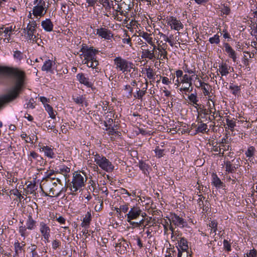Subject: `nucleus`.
Wrapping results in <instances>:
<instances>
[{"label":"nucleus","instance_id":"f257e3e1","mask_svg":"<svg viewBox=\"0 0 257 257\" xmlns=\"http://www.w3.org/2000/svg\"><path fill=\"white\" fill-rule=\"evenodd\" d=\"M33 9L29 12L28 18L32 19L35 18L38 21L46 14L48 6L46 0H33Z\"/></svg>","mask_w":257,"mask_h":257},{"label":"nucleus","instance_id":"f03ea898","mask_svg":"<svg viewBox=\"0 0 257 257\" xmlns=\"http://www.w3.org/2000/svg\"><path fill=\"white\" fill-rule=\"evenodd\" d=\"M86 178L85 175L80 172H75L73 174L71 181L68 184L67 187L71 191L72 195H75L78 191L82 190L85 186Z\"/></svg>","mask_w":257,"mask_h":257},{"label":"nucleus","instance_id":"7ed1b4c3","mask_svg":"<svg viewBox=\"0 0 257 257\" xmlns=\"http://www.w3.org/2000/svg\"><path fill=\"white\" fill-rule=\"evenodd\" d=\"M185 72H187L189 74H185L182 77L181 80V83L182 86L181 88L185 94V97H187L189 99L191 102L193 101V93L191 92L193 90V87L192 86V76L190 74L193 73L192 70H189L187 66L184 68Z\"/></svg>","mask_w":257,"mask_h":257},{"label":"nucleus","instance_id":"20e7f679","mask_svg":"<svg viewBox=\"0 0 257 257\" xmlns=\"http://www.w3.org/2000/svg\"><path fill=\"white\" fill-rule=\"evenodd\" d=\"M92 155L94 161L96 163L95 168L98 169V167H99L102 170L107 173L112 172L113 171L114 165L105 156L97 153L95 154L93 153Z\"/></svg>","mask_w":257,"mask_h":257},{"label":"nucleus","instance_id":"39448f33","mask_svg":"<svg viewBox=\"0 0 257 257\" xmlns=\"http://www.w3.org/2000/svg\"><path fill=\"white\" fill-rule=\"evenodd\" d=\"M30 19L26 28L24 29L25 37L28 41L37 43L38 40V34L37 33L36 28L37 25L36 21L38 20L35 18Z\"/></svg>","mask_w":257,"mask_h":257},{"label":"nucleus","instance_id":"423d86ee","mask_svg":"<svg viewBox=\"0 0 257 257\" xmlns=\"http://www.w3.org/2000/svg\"><path fill=\"white\" fill-rule=\"evenodd\" d=\"M113 61L115 69L122 73H127L134 68V65L132 62L120 56L115 58Z\"/></svg>","mask_w":257,"mask_h":257},{"label":"nucleus","instance_id":"0eeeda50","mask_svg":"<svg viewBox=\"0 0 257 257\" xmlns=\"http://www.w3.org/2000/svg\"><path fill=\"white\" fill-rule=\"evenodd\" d=\"M28 160L32 166H35L37 168L44 166L46 162L42 156L34 151L30 152L28 155Z\"/></svg>","mask_w":257,"mask_h":257},{"label":"nucleus","instance_id":"6e6552de","mask_svg":"<svg viewBox=\"0 0 257 257\" xmlns=\"http://www.w3.org/2000/svg\"><path fill=\"white\" fill-rule=\"evenodd\" d=\"M39 231L42 236V239L45 243L49 242V238L51 236V228L48 223L46 221H41L39 224Z\"/></svg>","mask_w":257,"mask_h":257},{"label":"nucleus","instance_id":"1a4fd4ad","mask_svg":"<svg viewBox=\"0 0 257 257\" xmlns=\"http://www.w3.org/2000/svg\"><path fill=\"white\" fill-rule=\"evenodd\" d=\"M164 20L168 26H169L172 30L177 31H180L183 28V25L180 20L173 16H168Z\"/></svg>","mask_w":257,"mask_h":257},{"label":"nucleus","instance_id":"9d476101","mask_svg":"<svg viewBox=\"0 0 257 257\" xmlns=\"http://www.w3.org/2000/svg\"><path fill=\"white\" fill-rule=\"evenodd\" d=\"M196 96L194 95V107H195L196 111L198 113V116L196 119L197 121H204V119H206V115L207 112L205 109L204 108V106L202 105H198L196 103Z\"/></svg>","mask_w":257,"mask_h":257},{"label":"nucleus","instance_id":"9b49d317","mask_svg":"<svg viewBox=\"0 0 257 257\" xmlns=\"http://www.w3.org/2000/svg\"><path fill=\"white\" fill-rule=\"evenodd\" d=\"M39 150L40 152L44 153L46 157L49 159H54L56 157L54 149L51 146L39 145Z\"/></svg>","mask_w":257,"mask_h":257},{"label":"nucleus","instance_id":"f8f14e48","mask_svg":"<svg viewBox=\"0 0 257 257\" xmlns=\"http://www.w3.org/2000/svg\"><path fill=\"white\" fill-rule=\"evenodd\" d=\"M76 79L80 84L84 85L87 88H91L93 85V82L86 74L78 73L76 75Z\"/></svg>","mask_w":257,"mask_h":257},{"label":"nucleus","instance_id":"ddd939ff","mask_svg":"<svg viewBox=\"0 0 257 257\" xmlns=\"http://www.w3.org/2000/svg\"><path fill=\"white\" fill-rule=\"evenodd\" d=\"M180 247L182 251H179L178 257H192V253L188 251V246L186 240L182 238L180 242Z\"/></svg>","mask_w":257,"mask_h":257},{"label":"nucleus","instance_id":"4468645a","mask_svg":"<svg viewBox=\"0 0 257 257\" xmlns=\"http://www.w3.org/2000/svg\"><path fill=\"white\" fill-rule=\"evenodd\" d=\"M142 212L140 207L138 206H133L125 215L127 217V221L137 219L141 214Z\"/></svg>","mask_w":257,"mask_h":257},{"label":"nucleus","instance_id":"2eb2a0df","mask_svg":"<svg viewBox=\"0 0 257 257\" xmlns=\"http://www.w3.org/2000/svg\"><path fill=\"white\" fill-rule=\"evenodd\" d=\"M96 34L101 38L110 40L113 37L111 31L105 28H100L96 29Z\"/></svg>","mask_w":257,"mask_h":257},{"label":"nucleus","instance_id":"dca6fc26","mask_svg":"<svg viewBox=\"0 0 257 257\" xmlns=\"http://www.w3.org/2000/svg\"><path fill=\"white\" fill-rule=\"evenodd\" d=\"M16 27L11 25L9 27H4L1 29L0 33L4 34V37H5L4 41L9 43L11 40V36L13 32L15 30Z\"/></svg>","mask_w":257,"mask_h":257},{"label":"nucleus","instance_id":"f3484780","mask_svg":"<svg viewBox=\"0 0 257 257\" xmlns=\"http://www.w3.org/2000/svg\"><path fill=\"white\" fill-rule=\"evenodd\" d=\"M204 121L196 120V124H194V127L195 128V133L194 135L198 133L204 134L207 133L209 129L207 127L206 123L204 122Z\"/></svg>","mask_w":257,"mask_h":257},{"label":"nucleus","instance_id":"a211bd4d","mask_svg":"<svg viewBox=\"0 0 257 257\" xmlns=\"http://www.w3.org/2000/svg\"><path fill=\"white\" fill-rule=\"evenodd\" d=\"M218 70L221 75V76L220 77V80L223 81L222 76H226L230 72L233 71V68L229 66L226 63H222L219 65Z\"/></svg>","mask_w":257,"mask_h":257},{"label":"nucleus","instance_id":"6ab92c4d","mask_svg":"<svg viewBox=\"0 0 257 257\" xmlns=\"http://www.w3.org/2000/svg\"><path fill=\"white\" fill-rule=\"evenodd\" d=\"M169 220L171 223H173L175 225L180 227H183L186 225L184 220L176 214L172 215Z\"/></svg>","mask_w":257,"mask_h":257},{"label":"nucleus","instance_id":"aec40b11","mask_svg":"<svg viewBox=\"0 0 257 257\" xmlns=\"http://www.w3.org/2000/svg\"><path fill=\"white\" fill-rule=\"evenodd\" d=\"M96 50L91 48H83V54L84 58L83 61L92 60V59L95 58Z\"/></svg>","mask_w":257,"mask_h":257},{"label":"nucleus","instance_id":"412c9836","mask_svg":"<svg viewBox=\"0 0 257 257\" xmlns=\"http://www.w3.org/2000/svg\"><path fill=\"white\" fill-rule=\"evenodd\" d=\"M224 47L225 48V52L228 54V56L232 59L234 62L236 61V56L235 51L232 48V47L228 43H224Z\"/></svg>","mask_w":257,"mask_h":257},{"label":"nucleus","instance_id":"4be33fe9","mask_svg":"<svg viewBox=\"0 0 257 257\" xmlns=\"http://www.w3.org/2000/svg\"><path fill=\"white\" fill-rule=\"evenodd\" d=\"M41 26L43 29L46 32H51L53 29V24L50 19H46L42 21Z\"/></svg>","mask_w":257,"mask_h":257},{"label":"nucleus","instance_id":"5701e85b","mask_svg":"<svg viewBox=\"0 0 257 257\" xmlns=\"http://www.w3.org/2000/svg\"><path fill=\"white\" fill-rule=\"evenodd\" d=\"M212 184L217 188H222L224 186V183L215 174L212 175Z\"/></svg>","mask_w":257,"mask_h":257},{"label":"nucleus","instance_id":"b1692460","mask_svg":"<svg viewBox=\"0 0 257 257\" xmlns=\"http://www.w3.org/2000/svg\"><path fill=\"white\" fill-rule=\"evenodd\" d=\"M55 64V63L54 61L48 59L46 60L42 67V70L45 71H51L52 70V68Z\"/></svg>","mask_w":257,"mask_h":257},{"label":"nucleus","instance_id":"393cba45","mask_svg":"<svg viewBox=\"0 0 257 257\" xmlns=\"http://www.w3.org/2000/svg\"><path fill=\"white\" fill-rule=\"evenodd\" d=\"M36 221L33 219L32 216L29 215L26 222V227L29 230H34L36 226Z\"/></svg>","mask_w":257,"mask_h":257},{"label":"nucleus","instance_id":"a878e982","mask_svg":"<svg viewBox=\"0 0 257 257\" xmlns=\"http://www.w3.org/2000/svg\"><path fill=\"white\" fill-rule=\"evenodd\" d=\"M140 36L143 38L148 44L150 45H153L154 40L152 34L147 32H143L140 34Z\"/></svg>","mask_w":257,"mask_h":257},{"label":"nucleus","instance_id":"bb28decb","mask_svg":"<svg viewBox=\"0 0 257 257\" xmlns=\"http://www.w3.org/2000/svg\"><path fill=\"white\" fill-rule=\"evenodd\" d=\"M122 91H123V97L128 99L132 97L133 89L130 85H124Z\"/></svg>","mask_w":257,"mask_h":257},{"label":"nucleus","instance_id":"cd10ccee","mask_svg":"<svg viewBox=\"0 0 257 257\" xmlns=\"http://www.w3.org/2000/svg\"><path fill=\"white\" fill-rule=\"evenodd\" d=\"M142 57L144 58H148L150 60H153L155 58V55L153 50L144 49L143 50Z\"/></svg>","mask_w":257,"mask_h":257},{"label":"nucleus","instance_id":"c85d7f7f","mask_svg":"<svg viewBox=\"0 0 257 257\" xmlns=\"http://www.w3.org/2000/svg\"><path fill=\"white\" fill-rule=\"evenodd\" d=\"M157 50L159 52L160 55V57L159 56L157 57L158 59L163 60L164 59H167L168 53L166 51V48H165V47L158 46Z\"/></svg>","mask_w":257,"mask_h":257},{"label":"nucleus","instance_id":"c756f323","mask_svg":"<svg viewBox=\"0 0 257 257\" xmlns=\"http://www.w3.org/2000/svg\"><path fill=\"white\" fill-rule=\"evenodd\" d=\"M28 229L25 226L23 225L19 227V232L21 236L23 237L24 239L29 235V232L27 230Z\"/></svg>","mask_w":257,"mask_h":257},{"label":"nucleus","instance_id":"7c9ffc66","mask_svg":"<svg viewBox=\"0 0 257 257\" xmlns=\"http://www.w3.org/2000/svg\"><path fill=\"white\" fill-rule=\"evenodd\" d=\"M91 60L83 61L84 64H86L88 67L92 68H95L98 64V62L96 60V58L92 59Z\"/></svg>","mask_w":257,"mask_h":257},{"label":"nucleus","instance_id":"2f4dec72","mask_svg":"<svg viewBox=\"0 0 257 257\" xmlns=\"http://www.w3.org/2000/svg\"><path fill=\"white\" fill-rule=\"evenodd\" d=\"M217 222L215 220L211 221L208 224V230H210V233H214L216 234V231L217 227Z\"/></svg>","mask_w":257,"mask_h":257},{"label":"nucleus","instance_id":"473e14b6","mask_svg":"<svg viewBox=\"0 0 257 257\" xmlns=\"http://www.w3.org/2000/svg\"><path fill=\"white\" fill-rule=\"evenodd\" d=\"M70 169L69 167L63 165L59 167V169L57 171L64 176H66L70 172Z\"/></svg>","mask_w":257,"mask_h":257},{"label":"nucleus","instance_id":"72a5a7b5","mask_svg":"<svg viewBox=\"0 0 257 257\" xmlns=\"http://www.w3.org/2000/svg\"><path fill=\"white\" fill-rule=\"evenodd\" d=\"M25 246V244L23 243H20L18 241L16 242L14 244L15 254L19 255V253L22 252V249Z\"/></svg>","mask_w":257,"mask_h":257},{"label":"nucleus","instance_id":"f704fd0d","mask_svg":"<svg viewBox=\"0 0 257 257\" xmlns=\"http://www.w3.org/2000/svg\"><path fill=\"white\" fill-rule=\"evenodd\" d=\"M145 71L146 72V75L149 79H155V73L154 70L151 67L145 68Z\"/></svg>","mask_w":257,"mask_h":257},{"label":"nucleus","instance_id":"c9c22d12","mask_svg":"<svg viewBox=\"0 0 257 257\" xmlns=\"http://www.w3.org/2000/svg\"><path fill=\"white\" fill-rule=\"evenodd\" d=\"M45 110L47 111L50 117H51L52 119H55L56 117V115L53 110V109L51 106L49 104H46L44 106Z\"/></svg>","mask_w":257,"mask_h":257},{"label":"nucleus","instance_id":"e433bc0d","mask_svg":"<svg viewBox=\"0 0 257 257\" xmlns=\"http://www.w3.org/2000/svg\"><path fill=\"white\" fill-rule=\"evenodd\" d=\"M225 165L226 171L230 172V173L234 172V171L236 169V168L234 165H233L231 163V162L230 161H226L225 163Z\"/></svg>","mask_w":257,"mask_h":257},{"label":"nucleus","instance_id":"4c0bfd02","mask_svg":"<svg viewBox=\"0 0 257 257\" xmlns=\"http://www.w3.org/2000/svg\"><path fill=\"white\" fill-rule=\"evenodd\" d=\"M74 101L79 105H82L85 102V98L82 95H77L73 97Z\"/></svg>","mask_w":257,"mask_h":257},{"label":"nucleus","instance_id":"58836bf2","mask_svg":"<svg viewBox=\"0 0 257 257\" xmlns=\"http://www.w3.org/2000/svg\"><path fill=\"white\" fill-rule=\"evenodd\" d=\"M91 220V214L88 212L86 214L85 217L83 219V222L81 224L82 226L85 227L89 225L90 221Z\"/></svg>","mask_w":257,"mask_h":257},{"label":"nucleus","instance_id":"ea45409f","mask_svg":"<svg viewBox=\"0 0 257 257\" xmlns=\"http://www.w3.org/2000/svg\"><path fill=\"white\" fill-rule=\"evenodd\" d=\"M13 56L14 59L17 61H20L21 60L23 59V54L22 52L20 51H15L14 52Z\"/></svg>","mask_w":257,"mask_h":257},{"label":"nucleus","instance_id":"a19ab883","mask_svg":"<svg viewBox=\"0 0 257 257\" xmlns=\"http://www.w3.org/2000/svg\"><path fill=\"white\" fill-rule=\"evenodd\" d=\"M49 189V195L50 196H56L58 197L60 196L62 189L59 192H56V189L54 188V187H50L48 188Z\"/></svg>","mask_w":257,"mask_h":257},{"label":"nucleus","instance_id":"79ce46f5","mask_svg":"<svg viewBox=\"0 0 257 257\" xmlns=\"http://www.w3.org/2000/svg\"><path fill=\"white\" fill-rule=\"evenodd\" d=\"M220 36L218 34L215 35L213 37H211L209 39V41L211 44H218L220 43Z\"/></svg>","mask_w":257,"mask_h":257},{"label":"nucleus","instance_id":"37998d69","mask_svg":"<svg viewBox=\"0 0 257 257\" xmlns=\"http://www.w3.org/2000/svg\"><path fill=\"white\" fill-rule=\"evenodd\" d=\"M229 89L232 90L233 94L236 95L237 93L240 91V88L239 86L235 85L233 84H231L229 86Z\"/></svg>","mask_w":257,"mask_h":257},{"label":"nucleus","instance_id":"c03bdc74","mask_svg":"<svg viewBox=\"0 0 257 257\" xmlns=\"http://www.w3.org/2000/svg\"><path fill=\"white\" fill-rule=\"evenodd\" d=\"M210 88V86L206 83H204V84H203V85L201 87V89L203 90V92L204 94V95L206 96V95H209V90Z\"/></svg>","mask_w":257,"mask_h":257},{"label":"nucleus","instance_id":"a18cd8bd","mask_svg":"<svg viewBox=\"0 0 257 257\" xmlns=\"http://www.w3.org/2000/svg\"><path fill=\"white\" fill-rule=\"evenodd\" d=\"M255 152V148L253 146L249 147L247 151L245 152V155L247 157H251L253 156Z\"/></svg>","mask_w":257,"mask_h":257},{"label":"nucleus","instance_id":"49530a36","mask_svg":"<svg viewBox=\"0 0 257 257\" xmlns=\"http://www.w3.org/2000/svg\"><path fill=\"white\" fill-rule=\"evenodd\" d=\"M145 94L146 90H141L140 89H139L138 90H137L136 93L134 95V97L139 99H142Z\"/></svg>","mask_w":257,"mask_h":257},{"label":"nucleus","instance_id":"de8ad7c7","mask_svg":"<svg viewBox=\"0 0 257 257\" xmlns=\"http://www.w3.org/2000/svg\"><path fill=\"white\" fill-rule=\"evenodd\" d=\"M139 167L140 169H141L145 173L146 171H148L149 166L146 163L143 161H140L139 162Z\"/></svg>","mask_w":257,"mask_h":257},{"label":"nucleus","instance_id":"09e8293b","mask_svg":"<svg viewBox=\"0 0 257 257\" xmlns=\"http://www.w3.org/2000/svg\"><path fill=\"white\" fill-rule=\"evenodd\" d=\"M54 123V121L49 120L45 122V126L48 130H53V131L54 132L55 131V130H54L55 126Z\"/></svg>","mask_w":257,"mask_h":257},{"label":"nucleus","instance_id":"8fccbe9b","mask_svg":"<svg viewBox=\"0 0 257 257\" xmlns=\"http://www.w3.org/2000/svg\"><path fill=\"white\" fill-rule=\"evenodd\" d=\"M205 82H202V81L198 77V76L196 75L195 80H194V85H195L196 87H201Z\"/></svg>","mask_w":257,"mask_h":257},{"label":"nucleus","instance_id":"3c124183","mask_svg":"<svg viewBox=\"0 0 257 257\" xmlns=\"http://www.w3.org/2000/svg\"><path fill=\"white\" fill-rule=\"evenodd\" d=\"M246 257H257V250L253 248L249 250V252L246 253ZM244 257H246L244 255Z\"/></svg>","mask_w":257,"mask_h":257},{"label":"nucleus","instance_id":"603ef678","mask_svg":"<svg viewBox=\"0 0 257 257\" xmlns=\"http://www.w3.org/2000/svg\"><path fill=\"white\" fill-rule=\"evenodd\" d=\"M226 124L229 127L230 130H233L234 126H235V122L232 120H230L228 118L226 119Z\"/></svg>","mask_w":257,"mask_h":257},{"label":"nucleus","instance_id":"864d4df0","mask_svg":"<svg viewBox=\"0 0 257 257\" xmlns=\"http://www.w3.org/2000/svg\"><path fill=\"white\" fill-rule=\"evenodd\" d=\"M197 184L198 185V190L199 191L198 192H197V194L201 193V191H205V190L207 189L206 187H204L199 180H197Z\"/></svg>","mask_w":257,"mask_h":257},{"label":"nucleus","instance_id":"5fc2aeb1","mask_svg":"<svg viewBox=\"0 0 257 257\" xmlns=\"http://www.w3.org/2000/svg\"><path fill=\"white\" fill-rule=\"evenodd\" d=\"M168 40L171 41V42L168 43L172 47H173L176 43V42L177 41V37H175L174 38L172 35H171L169 36H168Z\"/></svg>","mask_w":257,"mask_h":257},{"label":"nucleus","instance_id":"6e6d98bb","mask_svg":"<svg viewBox=\"0 0 257 257\" xmlns=\"http://www.w3.org/2000/svg\"><path fill=\"white\" fill-rule=\"evenodd\" d=\"M221 12L226 15H228L230 14V9L229 7L224 5L223 7L221 8Z\"/></svg>","mask_w":257,"mask_h":257},{"label":"nucleus","instance_id":"4d7b16f0","mask_svg":"<svg viewBox=\"0 0 257 257\" xmlns=\"http://www.w3.org/2000/svg\"><path fill=\"white\" fill-rule=\"evenodd\" d=\"M156 156L158 158H161L164 155V150L160 149L159 148H157L155 150Z\"/></svg>","mask_w":257,"mask_h":257},{"label":"nucleus","instance_id":"13d9d810","mask_svg":"<svg viewBox=\"0 0 257 257\" xmlns=\"http://www.w3.org/2000/svg\"><path fill=\"white\" fill-rule=\"evenodd\" d=\"M27 188L31 193H33L36 189V185L31 183L27 186Z\"/></svg>","mask_w":257,"mask_h":257},{"label":"nucleus","instance_id":"bf43d9fd","mask_svg":"<svg viewBox=\"0 0 257 257\" xmlns=\"http://www.w3.org/2000/svg\"><path fill=\"white\" fill-rule=\"evenodd\" d=\"M60 242L59 240L55 239L52 241V246L54 249H57L60 245Z\"/></svg>","mask_w":257,"mask_h":257},{"label":"nucleus","instance_id":"052dcab7","mask_svg":"<svg viewBox=\"0 0 257 257\" xmlns=\"http://www.w3.org/2000/svg\"><path fill=\"white\" fill-rule=\"evenodd\" d=\"M198 197H199V198L198 199V205L199 206H200V208H202L204 207V204H203V201L202 200V199H205V197H203L202 194H199L198 195Z\"/></svg>","mask_w":257,"mask_h":257},{"label":"nucleus","instance_id":"680f3d73","mask_svg":"<svg viewBox=\"0 0 257 257\" xmlns=\"http://www.w3.org/2000/svg\"><path fill=\"white\" fill-rule=\"evenodd\" d=\"M223 246L224 249L228 251L231 250V245L228 241L226 239H224L223 241Z\"/></svg>","mask_w":257,"mask_h":257},{"label":"nucleus","instance_id":"e2e57ef3","mask_svg":"<svg viewBox=\"0 0 257 257\" xmlns=\"http://www.w3.org/2000/svg\"><path fill=\"white\" fill-rule=\"evenodd\" d=\"M129 209V207L128 206V204H124L122 205H120V207L119 208V210L121 211L122 212L124 213H126L128 211Z\"/></svg>","mask_w":257,"mask_h":257},{"label":"nucleus","instance_id":"0e129e2a","mask_svg":"<svg viewBox=\"0 0 257 257\" xmlns=\"http://www.w3.org/2000/svg\"><path fill=\"white\" fill-rule=\"evenodd\" d=\"M106 130L108 131L109 135H113V134L118 133L117 131H116V129L113 126H112V125L111 126L106 127Z\"/></svg>","mask_w":257,"mask_h":257},{"label":"nucleus","instance_id":"69168bd1","mask_svg":"<svg viewBox=\"0 0 257 257\" xmlns=\"http://www.w3.org/2000/svg\"><path fill=\"white\" fill-rule=\"evenodd\" d=\"M159 35L160 36L161 38H162L163 40L165 42L170 43L171 41L168 40V36H166L165 34H164L162 33L159 32Z\"/></svg>","mask_w":257,"mask_h":257},{"label":"nucleus","instance_id":"338daca9","mask_svg":"<svg viewBox=\"0 0 257 257\" xmlns=\"http://www.w3.org/2000/svg\"><path fill=\"white\" fill-rule=\"evenodd\" d=\"M113 123V119L112 118H108V119L104 122V125L106 127L111 126Z\"/></svg>","mask_w":257,"mask_h":257},{"label":"nucleus","instance_id":"774afa93","mask_svg":"<svg viewBox=\"0 0 257 257\" xmlns=\"http://www.w3.org/2000/svg\"><path fill=\"white\" fill-rule=\"evenodd\" d=\"M162 83L164 84L168 85L171 83V81L166 77H162Z\"/></svg>","mask_w":257,"mask_h":257}]
</instances>
